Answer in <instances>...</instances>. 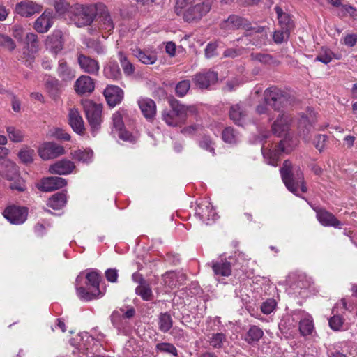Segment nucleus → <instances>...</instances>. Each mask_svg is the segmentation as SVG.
<instances>
[{
  "label": "nucleus",
  "instance_id": "obj_1",
  "mask_svg": "<svg viewBox=\"0 0 357 357\" xmlns=\"http://www.w3.org/2000/svg\"><path fill=\"white\" fill-rule=\"evenodd\" d=\"M280 174L287 189L298 195V190L302 192H307L303 172L299 167L293 168L289 160H285L280 169Z\"/></svg>",
  "mask_w": 357,
  "mask_h": 357
},
{
  "label": "nucleus",
  "instance_id": "obj_52",
  "mask_svg": "<svg viewBox=\"0 0 357 357\" xmlns=\"http://www.w3.org/2000/svg\"><path fill=\"white\" fill-rule=\"evenodd\" d=\"M290 34V31L284 29L281 30L275 31L273 33V38L276 43H282L284 40H287Z\"/></svg>",
  "mask_w": 357,
  "mask_h": 357
},
{
  "label": "nucleus",
  "instance_id": "obj_15",
  "mask_svg": "<svg viewBox=\"0 0 357 357\" xmlns=\"http://www.w3.org/2000/svg\"><path fill=\"white\" fill-rule=\"evenodd\" d=\"M291 122V117L284 113L279 114L272 125V130L278 137L286 135Z\"/></svg>",
  "mask_w": 357,
  "mask_h": 357
},
{
  "label": "nucleus",
  "instance_id": "obj_33",
  "mask_svg": "<svg viewBox=\"0 0 357 357\" xmlns=\"http://www.w3.org/2000/svg\"><path fill=\"white\" fill-rule=\"evenodd\" d=\"M275 10L278 15V22L281 29L290 31L293 27V22L290 16L288 14L283 13L282 10L280 7H275Z\"/></svg>",
  "mask_w": 357,
  "mask_h": 357
},
{
  "label": "nucleus",
  "instance_id": "obj_50",
  "mask_svg": "<svg viewBox=\"0 0 357 357\" xmlns=\"http://www.w3.org/2000/svg\"><path fill=\"white\" fill-rule=\"evenodd\" d=\"M156 349L160 352L167 353L172 354L174 356H177V349L172 344L167 342L158 343L156 345Z\"/></svg>",
  "mask_w": 357,
  "mask_h": 357
},
{
  "label": "nucleus",
  "instance_id": "obj_40",
  "mask_svg": "<svg viewBox=\"0 0 357 357\" xmlns=\"http://www.w3.org/2000/svg\"><path fill=\"white\" fill-rule=\"evenodd\" d=\"M86 278L87 280V284L91 286L95 289V291L98 293V294L100 295V291L99 289L100 276V275L95 271H91L88 273L86 275Z\"/></svg>",
  "mask_w": 357,
  "mask_h": 357
},
{
  "label": "nucleus",
  "instance_id": "obj_58",
  "mask_svg": "<svg viewBox=\"0 0 357 357\" xmlns=\"http://www.w3.org/2000/svg\"><path fill=\"white\" fill-rule=\"evenodd\" d=\"M26 43L28 47H30L33 51H36L38 49V37L35 33H29L26 36Z\"/></svg>",
  "mask_w": 357,
  "mask_h": 357
},
{
  "label": "nucleus",
  "instance_id": "obj_28",
  "mask_svg": "<svg viewBox=\"0 0 357 357\" xmlns=\"http://www.w3.org/2000/svg\"><path fill=\"white\" fill-rule=\"evenodd\" d=\"M132 52L142 63L146 65L153 64L157 61V56L155 54L143 51L139 47L133 48Z\"/></svg>",
  "mask_w": 357,
  "mask_h": 357
},
{
  "label": "nucleus",
  "instance_id": "obj_23",
  "mask_svg": "<svg viewBox=\"0 0 357 357\" xmlns=\"http://www.w3.org/2000/svg\"><path fill=\"white\" fill-rule=\"evenodd\" d=\"M95 88L93 79L86 75H82L75 82V90L78 94L90 93Z\"/></svg>",
  "mask_w": 357,
  "mask_h": 357
},
{
  "label": "nucleus",
  "instance_id": "obj_60",
  "mask_svg": "<svg viewBox=\"0 0 357 357\" xmlns=\"http://www.w3.org/2000/svg\"><path fill=\"white\" fill-rule=\"evenodd\" d=\"M13 183H12L10 185V188L12 190H16L17 191L22 192L25 190V185L24 181L18 176L15 180H13Z\"/></svg>",
  "mask_w": 357,
  "mask_h": 357
},
{
  "label": "nucleus",
  "instance_id": "obj_22",
  "mask_svg": "<svg viewBox=\"0 0 357 357\" xmlns=\"http://www.w3.org/2000/svg\"><path fill=\"white\" fill-rule=\"evenodd\" d=\"M75 168L74 163L68 160H61L51 165L49 172L53 174L66 175L70 174Z\"/></svg>",
  "mask_w": 357,
  "mask_h": 357
},
{
  "label": "nucleus",
  "instance_id": "obj_63",
  "mask_svg": "<svg viewBox=\"0 0 357 357\" xmlns=\"http://www.w3.org/2000/svg\"><path fill=\"white\" fill-rule=\"evenodd\" d=\"M54 6L59 13H63L68 8V3L63 0H55Z\"/></svg>",
  "mask_w": 357,
  "mask_h": 357
},
{
  "label": "nucleus",
  "instance_id": "obj_57",
  "mask_svg": "<svg viewBox=\"0 0 357 357\" xmlns=\"http://www.w3.org/2000/svg\"><path fill=\"white\" fill-rule=\"evenodd\" d=\"M222 139L225 142L234 143L236 141V136L234 129L231 128H225L222 132Z\"/></svg>",
  "mask_w": 357,
  "mask_h": 357
},
{
  "label": "nucleus",
  "instance_id": "obj_47",
  "mask_svg": "<svg viewBox=\"0 0 357 357\" xmlns=\"http://www.w3.org/2000/svg\"><path fill=\"white\" fill-rule=\"evenodd\" d=\"M34 151L31 149H23L19 153L18 156L20 160L24 163H31L33 162Z\"/></svg>",
  "mask_w": 357,
  "mask_h": 357
},
{
  "label": "nucleus",
  "instance_id": "obj_29",
  "mask_svg": "<svg viewBox=\"0 0 357 357\" xmlns=\"http://www.w3.org/2000/svg\"><path fill=\"white\" fill-rule=\"evenodd\" d=\"M58 75L63 81H70L75 77V70L70 68L66 61L61 59L59 61V66L57 68Z\"/></svg>",
  "mask_w": 357,
  "mask_h": 357
},
{
  "label": "nucleus",
  "instance_id": "obj_53",
  "mask_svg": "<svg viewBox=\"0 0 357 357\" xmlns=\"http://www.w3.org/2000/svg\"><path fill=\"white\" fill-rule=\"evenodd\" d=\"M225 340V335L223 333H213L209 340L210 344L215 348L222 347L223 341Z\"/></svg>",
  "mask_w": 357,
  "mask_h": 357
},
{
  "label": "nucleus",
  "instance_id": "obj_48",
  "mask_svg": "<svg viewBox=\"0 0 357 357\" xmlns=\"http://www.w3.org/2000/svg\"><path fill=\"white\" fill-rule=\"evenodd\" d=\"M190 87V80H182L176 86V93L180 97H183L187 94Z\"/></svg>",
  "mask_w": 357,
  "mask_h": 357
},
{
  "label": "nucleus",
  "instance_id": "obj_7",
  "mask_svg": "<svg viewBox=\"0 0 357 357\" xmlns=\"http://www.w3.org/2000/svg\"><path fill=\"white\" fill-rule=\"evenodd\" d=\"M264 100L269 107L279 111L287 100L283 92L275 87H271L264 91Z\"/></svg>",
  "mask_w": 357,
  "mask_h": 357
},
{
  "label": "nucleus",
  "instance_id": "obj_45",
  "mask_svg": "<svg viewBox=\"0 0 357 357\" xmlns=\"http://www.w3.org/2000/svg\"><path fill=\"white\" fill-rule=\"evenodd\" d=\"M77 294L80 299L86 301H91L100 296L96 291H93L90 292L83 287L77 288Z\"/></svg>",
  "mask_w": 357,
  "mask_h": 357
},
{
  "label": "nucleus",
  "instance_id": "obj_35",
  "mask_svg": "<svg viewBox=\"0 0 357 357\" xmlns=\"http://www.w3.org/2000/svg\"><path fill=\"white\" fill-rule=\"evenodd\" d=\"M105 76L111 79H117L121 76V71L119 65L116 62H109L104 68Z\"/></svg>",
  "mask_w": 357,
  "mask_h": 357
},
{
  "label": "nucleus",
  "instance_id": "obj_27",
  "mask_svg": "<svg viewBox=\"0 0 357 357\" xmlns=\"http://www.w3.org/2000/svg\"><path fill=\"white\" fill-rule=\"evenodd\" d=\"M212 268L215 275L228 277L231 273V263L227 259H220L212 262Z\"/></svg>",
  "mask_w": 357,
  "mask_h": 357
},
{
  "label": "nucleus",
  "instance_id": "obj_38",
  "mask_svg": "<svg viewBox=\"0 0 357 357\" xmlns=\"http://www.w3.org/2000/svg\"><path fill=\"white\" fill-rule=\"evenodd\" d=\"M100 11L101 12L100 17L102 29L108 32L112 31L114 28V24L107 8L105 7V10Z\"/></svg>",
  "mask_w": 357,
  "mask_h": 357
},
{
  "label": "nucleus",
  "instance_id": "obj_6",
  "mask_svg": "<svg viewBox=\"0 0 357 357\" xmlns=\"http://www.w3.org/2000/svg\"><path fill=\"white\" fill-rule=\"evenodd\" d=\"M38 153L43 160H48L63 155L65 149L61 145L54 142H46L39 145Z\"/></svg>",
  "mask_w": 357,
  "mask_h": 357
},
{
  "label": "nucleus",
  "instance_id": "obj_21",
  "mask_svg": "<svg viewBox=\"0 0 357 357\" xmlns=\"http://www.w3.org/2000/svg\"><path fill=\"white\" fill-rule=\"evenodd\" d=\"M77 59L81 69L85 73L91 75L98 74L100 69L98 61L82 54L79 55Z\"/></svg>",
  "mask_w": 357,
  "mask_h": 357
},
{
  "label": "nucleus",
  "instance_id": "obj_44",
  "mask_svg": "<svg viewBox=\"0 0 357 357\" xmlns=\"http://www.w3.org/2000/svg\"><path fill=\"white\" fill-rule=\"evenodd\" d=\"M6 131L9 139L13 142H21L24 138L23 132L13 126H8Z\"/></svg>",
  "mask_w": 357,
  "mask_h": 357
},
{
  "label": "nucleus",
  "instance_id": "obj_62",
  "mask_svg": "<svg viewBox=\"0 0 357 357\" xmlns=\"http://www.w3.org/2000/svg\"><path fill=\"white\" fill-rule=\"evenodd\" d=\"M12 35L19 41H22L24 36V29L20 25H14L12 28Z\"/></svg>",
  "mask_w": 357,
  "mask_h": 357
},
{
  "label": "nucleus",
  "instance_id": "obj_25",
  "mask_svg": "<svg viewBox=\"0 0 357 357\" xmlns=\"http://www.w3.org/2000/svg\"><path fill=\"white\" fill-rule=\"evenodd\" d=\"M247 114L248 112L243 103H238L231 107L229 116L236 124L242 126L245 121Z\"/></svg>",
  "mask_w": 357,
  "mask_h": 357
},
{
  "label": "nucleus",
  "instance_id": "obj_19",
  "mask_svg": "<svg viewBox=\"0 0 357 357\" xmlns=\"http://www.w3.org/2000/svg\"><path fill=\"white\" fill-rule=\"evenodd\" d=\"M104 96L108 105L114 107L121 102L123 98V91L117 86L109 85L105 89Z\"/></svg>",
  "mask_w": 357,
  "mask_h": 357
},
{
  "label": "nucleus",
  "instance_id": "obj_34",
  "mask_svg": "<svg viewBox=\"0 0 357 357\" xmlns=\"http://www.w3.org/2000/svg\"><path fill=\"white\" fill-rule=\"evenodd\" d=\"M314 329L313 320L311 316L307 314L299 322V331L302 335H310Z\"/></svg>",
  "mask_w": 357,
  "mask_h": 357
},
{
  "label": "nucleus",
  "instance_id": "obj_5",
  "mask_svg": "<svg viewBox=\"0 0 357 357\" xmlns=\"http://www.w3.org/2000/svg\"><path fill=\"white\" fill-rule=\"evenodd\" d=\"M212 0H204L202 3L189 7L183 13V20L189 23L197 22L211 10Z\"/></svg>",
  "mask_w": 357,
  "mask_h": 357
},
{
  "label": "nucleus",
  "instance_id": "obj_26",
  "mask_svg": "<svg viewBox=\"0 0 357 357\" xmlns=\"http://www.w3.org/2000/svg\"><path fill=\"white\" fill-rule=\"evenodd\" d=\"M317 218L319 222L325 227H339L342 225L333 214L325 210H320L317 213Z\"/></svg>",
  "mask_w": 357,
  "mask_h": 357
},
{
  "label": "nucleus",
  "instance_id": "obj_11",
  "mask_svg": "<svg viewBox=\"0 0 357 357\" xmlns=\"http://www.w3.org/2000/svg\"><path fill=\"white\" fill-rule=\"evenodd\" d=\"M27 209L24 207L12 206L7 207L3 211V216L10 223L19 225L23 223L27 218Z\"/></svg>",
  "mask_w": 357,
  "mask_h": 357
},
{
  "label": "nucleus",
  "instance_id": "obj_12",
  "mask_svg": "<svg viewBox=\"0 0 357 357\" xmlns=\"http://www.w3.org/2000/svg\"><path fill=\"white\" fill-rule=\"evenodd\" d=\"M248 26L247 20L235 15H231L220 24V28L225 32H231L240 29H246Z\"/></svg>",
  "mask_w": 357,
  "mask_h": 357
},
{
  "label": "nucleus",
  "instance_id": "obj_49",
  "mask_svg": "<svg viewBox=\"0 0 357 357\" xmlns=\"http://www.w3.org/2000/svg\"><path fill=\"white\" fill-rule=\"evenodd\" d=\"M113 130L116 132L124 128L123 121V113L120 111L115 112L112 116Z\"/></svg>",
  "mask_w": 357,
  "mask_h": 357
},
{
  "label": "nucleus",
  "instance_id": "obj_31",
  "mask_svg": "<svg viewBox=\"0 0 357 357\" xmlns=\"http://www.w3.org/2000/svg\"><path fill=\"white\" fill-rule=\"evenodd\" d=\"M66 194L64 192H58L52 195L48 199L47 205L54 210H58L66 205Z\"/></svg>",
  "mask_w": 357,
  "mask_h": 357
},
{
  "label": "nucleus",
  "instance_id": "obj_36",
  "mask_svg": "<svg viewBox=\"0 0 357 357\" xmlns=\"http://www.w3.org/2000/svg\"><path fill=\"white\" fill-rule=\"evenodd\" d=\"M136 294L144 301H150L153 298L151 287L146 282H142L135 289Z\"/></svg>",
  "mask_w": 357,
  "mask_h": 357
},
{
  "label": "nucleus",
  "instance_id": "obj_2",
  "mask_svg": "<svg viewBox=\"0 0 357 357\" xmlns=\"http://www.w3.org/2000/svg\"><path fill=\"white\" fill-rule=\"evenodd\" d=\"M102 3L91 5H75L71 10V20L78 27L90 25L94 20L98 10H105Z\"/></svg>",
  "mask_w": 357,
  "mask_h": 357
},
{
  "label": "nucleus",
  "instance_id": "obj_56",
  "mask_svg": "<svg viewBox=\"0 0 357 357\" xmlns=\"http://www.w3.org/2000/svg\"><path fill=\"white\" fill-rule=\"evenodd\" d=\"M276 307V302L273 299H268L261 305V310L265 314H271Z\"/></svg>",
  "mask_w": 357,
  "mask_h": 357
},
{
  "label": "nucleus",
  "instance_id": "obj_3",
  "mask_svg": "<svg viewBox=\"0 0 357 357\" xmlns=\"http://www.w3.org/2000/svg\"><path fill=\"white\" fill-rule=\"evenodd\" d=\"M171 110L163 112L162 119L168 125L172 126L183 123L189 114H193L197 112V109L195 106H185L177 101H172L171 102Z\"/></svg>",
  "mask_w": 357,
  "mask_h": 357
},
{
  "label": "nucleus",
  "instance_id": "obj_39",
  "mask_svg": "<svg viewBox=\"0 0 357 357\" xmlns=\"http://www.w3.org/2000/svg\"><path fill=\"white\" fill-rule=\"evenodd\" d=\"M335 57V54L329 49L322 47L315 58V61H319L324 64H328Z\"/></svg>",
  "mask_w": 357,
  "mask_h": 357
},
{
  "label": "nucleus",
  "instance_id": "obj_55",
  "mask_svg": "<svg viewBox=\"0 0 357 357\" xmlns=\"http://www.w3.org/2000/svg\"><path fill=\"white\" fill-rule=\"evenodd\" d=\"M51 135L54 138L63 141H69L70 139V135L63 129L60 128H55L52 130Z\"/></svg>",
  "mask_w": 357,
  "mask_h": 357
},
{
  "label": "nucleus",
  "instance_id": "obj_14",
  "mask_svg": "<svg viewBox=\"0 0 357 357\" xmlns=\"http://www.w3.org/2000/svg\"><path fill=\"white\" fill-rule=\"evenodd\" d=\"M67 181L65 178L58 176L46 177L41 180L38 188L42 191L51 192L66 185Z\"/></svg>",
  "mask_w": 357,
  "mask_h": 357
},
{
  "label": "nucleus",
  "instance_id": "obj_46",
  "mask_svg": "<svg viewBox=\"0 0 357 357\" xmlns=\"http://www.w3.org/2000/svg\"><path fill=\"white\" fill-rule=\"evenodd\" d=\"M0 47L13 51L15 49L16 45L10 36L0 33Z\"/></svg>",
  "mask_w": 357,
  "mask_h": 357
},
{
  "label": "nucleus",
  "instance_id": "obj_9",
  "mask_svg": "<svg viewBox=\"0 0 357 357\" xmlns=\"http://www.w3.org/2000/svg\"><path fill=\"white\" fill-rule=\"evenodd\" d=\"M42 10V5L31 0H22L15 6V12L24 17H30L40 13Z\"/></svg>",
  "mask_w": 357,
  "mask_h": 357
},
{
  "label": "nucleus",
  "instance_id": "obj_42",
  "mask_svg": "<svg viewBox=\"0 0 357 357\" xmlns=\"http://www.w3.org/2000/svg\"><path fill=\"white\" fill-rule=\"evenodd\" d=\"M119 59L121 64L123 72L127 75H131L135 71L134 66L128 60L123 52H119Z\"/></svg>",
  "mask_w": 357,
  "mask_h": 357
},
{
  "label": "nucleus",
  "instance_id": "obj_24",
  "mask_svg": "<svg viewBox=\"0 0 357 357\" xmlns=\"http://www.w3.org/2000/svg\"><path fill=\"white\" fill-rule=\"evenodd\" d=\"M138 105L144 116L148 120H152L156 114L155 102L149 98H141L138 100Z\"/></svg>",
  "mask_w": 357,
  "mask_h": 357
},
{
  "label": "nucleus",
  "instance_id": "obj_59",
  "mask_svg": "<svg viewBox=\"0 0 357 357\" xmlns=\"http://www.w3.org/2000/svg\"><path fill=\"white\" fill-rule=\"evenodd\" d=\"M327 136L325 135H317L314 139V145L319 151H322L325 148Z\"/></svg>",
  "mask_w": 357,
  "mask_h": 357
},
{
  "label": "nucleus",
  "instance_id": "obj_61",
  "mask_svg": "<svg viewBox=\"0 0 357 357\" xmlns=\"http://www.w3.org/2000/svg\"><path fill=\"white\" fill-rule=\"evenodd\" d=\"M252 59L263 63H268L271 61L272 57L266 54H252Z\"/></svg>",
  "mask_w": 357,
  "mask_h": 357
},
{
  "label": "nucleus",
  "instance_id": "obj_8",
  "mask_svg": "<svg viewBox=\"0 0 357 357\" xmlns=\"http://www.w3.org/2000/svg\"><path fill=\"white\" fill-rule=\"evenodd\" d=\"M293 149L294 147L289 145V140L285 139L280 141L277 149L264 153V155L268 164L277 166L280 160V153H289Z\"/></svg>",
  "mask_w": 357,
  "mask_h": 357
},
{
  "label": "nucleus",
  "instance_id": "obj_37",
  "mask_svg": "<svg viewBox=\"0 0 357 357\" xmlns=\"http://www.w3.org/2000/svg\"><path fill=\"white\" fill-rule=\"evenodd\" d=\"M71 155L74 160L82 162H89L93 158V151L91 150H77L72 152Z\"/></svg>",
  "mask_w": 357,
  "mask_h": 357
},
{
  "label": "nucleus",
  "instance_id": "obj_4",
  "mask_svg": "<svg viewBox=\"0 0 357 357\" xmlns=\"http://www.w3.org/2000/svg\"><path fill=\"white\" fill-rule=\"evenodd\" d=\"M82 104L89 124L91 126V132L95 135L100 129L102 123V106L93 102L91 100H83Z\"/></svg>",
  "mask_w": 357,
  "mask_h": 357
},
{
  "label": "nucleus",
  "instance_id": "obj_41",
  "mask_svg": "<svg viewBox=\"0 0 357 357\" xmlns=\"http://www.w3.org/2000/svg\"><path fill=\"white\" fill-rule=\"evenodd\" d=\"M45 88L50 96L53 98H56L60 93V85L56 79L48 80L45 82Z\"/></svg>",
  "mask_w": 357,
  "mask_h": 357
},
{
  "label": "nucleus",
  "instance_id": "obj_17",
  "mask_svg": "<svg viewBox=\"0 0 357 357\" xmlns=\"http://www.w3.org/2000/svg\"><path fill=\"white\" fill-rule=\"evenodd\" d=\"M195 84L201 89H206L218 80V74L211 70L197 73L193 79Z\"/></svg>",
  "mask_w": 357,
  "mask_h": 357
},
{
  "label": "nucleus",
  "instance_id": "obj_43",
  "mask_svg": "<svg viewBox=\"0 0 357 357\" xmlns=\"http://www.w3.org/2000/svg\"><path fill=\"white\" fill-rule=\"evenodd\" d=\"M172 326V319L167 313L162 314L159 318V328L164 333L167 332Z\"/></svg>",
  "mask_w": 357,
  "mask_h": 357
},
{
  "label": "nucleus",
  "instance_id": "obj_13",
  "mask_svg": "<svg viewBox=\"0 0 357 357\" xmlns=\"http://www.w3.org/2000/svg\"><path fill=\"white\" fill-rule=\"evenodd\" d=\"M53 13L45 10L34 22L33 27L40 33H47L53 25Z\"/></svg>",
  "mask_w": 357,
  "mask_h": 357
},
{
  "label": "nucleus",
  "instance_id": "obj_16",
  "mask_svg": "<svg viewBox=\"0 0 357 357\" xmlns=\"http://www.w3.org/2000/svg\"><path fill=\"white\" fill-rule=\"evenodd\" d=\"M195 213L202 221L207 222V223L214 221L217 218L213 206L207 200L202 201L198 204Z\"/></svg>",
  "mask_w": 357,
  "mask_h": 357
},
{
  "label": "nucleus",
  "instance_id": "obj_10",
  "mask_svg": "<svg viewBox=\"0 0 357 357\" xmlns=\"http://www.w3.org/2000/svg\"><path fill=\"white\" fill-rule=\"evenodd\" d=\"M317 121L315 112L310 109L306 116H302L299 122V135L305 142L310 139V133Z\"/></svg>",
  "mask_w": 357,
  "mask_h": 357
},
{
  "label": "nucleus",
  "instance_id": "obj_64",
  "mask_svg": "<svg viewBox=\"0 0 357 357\" xmlns=\"http://www.w3.org/2000/svg\"><path fill=\"white\" fill-rule=\"evenodd\" d=\"M343 41L347 47H354L357 42V35L355 33L347 34L344 36Z\"/></svg>",
  "mask_w": 357,
  "mask_h": 357
},
{
  "label": "nucleus",
  "instance_id": "obj_30",
  "mask_svg": "<svg viewBox=\"0 0 357 357\" xmlns=\"http://www.w3.org/2000/svg\"><path fill=\"white\" fill-rule=\"evenodd\" d=\"M264 331L259 327L252 325L251 326L245 337V340L249 344L258 342L263 337Z\"/></svg>",
  "mask_w": 357,
  "mask_h": 357
},
{
  "label": "nucleus",
  "instance_id": "obj_51",
  "mask_svg": "<svg viewBox=\"0 0 357 357\" xmlns=\"http://www.w3.org/2000/svg\"><path fill=\"white\" fill-rule=\"evenodd\" d=\"M344 319L339 315L333 316L329 320L328 324L331 328L333 331H341L344 324Z\"/></svg>",
  "mask_w": 357,
  "mask_h": 357
},
{
  "label": "nucleus",
  "instance_id": "obj_18",
  "mask_svg": "<svg viewBox=\"0 0 357 357\" xmlns=\"http://www.w3.org/2000/svg\"><path fill=\"white\" fill-rule=\"evenodd\" d=\"M63 36L61 31L56 30L47 37L45 47L51 52L57 54L63 49Z\"/></svg>",
  "mask_w": 357,
  "mask_h": 357
},
{
  "label": "nucleus",
  "instance_id": "obj_32",
  "mask_svg": "<svg viewBox=\"0 0 357 357\" xmlns=\"http://www.w3.org/2000/svg\"><path fill=\"white\" fill-rule=\"evenodd\" d=\"M3 165H5L3 172L0 171V175L6 178L7 180H9L10 181H13L16 178H17L19 173L18 169L15 163H13L12 161H6L5 163L2 164Z\"/></svg>",
  "mask_w": 357,
  "mask_h": 357
},
{
  "label": "nucleus",
  "instance_id": "obj_20",
  "mask_svg": "<svg viewBox=\"0 0 357 357\" xmlns=\"http://www.w3.org/2000/svg\"><path fill=\"white\" fill-rule=\"evenodd\" d=\"M68 121L72 129L78 135H83L85 130L84 121L78 109L70 108L68 112Z\"/></svg>",
  "mask_w": 357,
  "mask_h": 357
},
{
  "label": "nucleus",
  "instance_id": "obj_54",
  "mask_svg": "<svg viewBox=\"0 0 357 357\" xmlns=\"http://www.w3.org/2000/svg\"><path fill=\"white\" fill-rule=\"evenodd\" d=\"M176 275L174 272L166 273L162 275V280L164 284L168 287L170 289H172L176 285Z\"/></svg>",
  "mask_w": 357,
  "mask_h": 357
}]
</instances>
